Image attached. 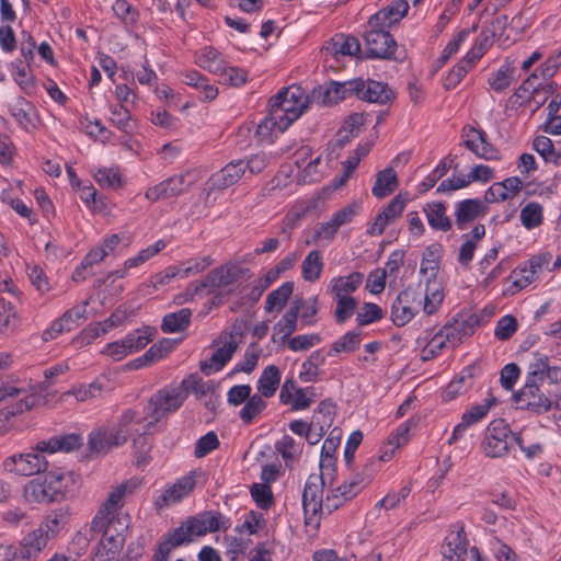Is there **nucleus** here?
Wrapping results in <instances>:
<instances>
[{
    "mask_svg": "<svg viewBox=\"0 0 561 561\" xmlns=\"http://www.w3.org/2000/svg\"><path fill=\"white\" fill-rule=\"evenodd\" d=\"M140 485L139 480L131 478L113 486L105 501L98 510L92 523L91 530L101 533L99 546L93 561H115L116 554L125 542L127 525L122 523L117 516L118 511L124 506V499L131 495Z\"/></svg>",
    "mask_w": 561,
    "mask_h": 561,
    "instance_id": "f257e3e1",
    "label": "nucleus"
},
{
    "mask_svg": "<svg viewBox=\"0 0 561 561\" xmlns=\"http://www.w3.org/2000/svg\"><path fill=\"white\" fill-rule=\"evenodd\" d=\"M154 422L146 421L139 411L124 410L112 427H100L89 435V448L92 453H107L114 447L133 440L134 448L146 454L150 449L148 435L156 431Z\"/></svg>",
    "mask_w": 561,
    "mask_h": 561,
    "instance_id": "f03ea898",
    "label": "nucleus"
},
{
    "mask_svg": "<svg viewBox=\"0 0 561 561\" xmlns=\"http://www.w3.org/2000/svg\"><path fill=\"white\" fill-rule=\"evenodd\" d=\"M308 107L307 95L300 87L282 89L270 100L268 116L256 128V134L267 138L274 130L284 133Z\"/></svg>",
    "mask_w": 561,
    "mask_h": 561,
    "instance_id": "7ed1b4c3",
    "label": "nucleus"
},
{
    "mask_svg": "<svg viewBox=\"0 0 561 561\" xmlns=\"http://www.w3.org/2000/svg\"><path fill=\"white\" fill-rule=\"evenodd\" d=\"M226 523L225 516L214 511H207L187 518L180 527L163 535L152 561H168L175 548L190 543L195 538L205 536L207 533H215L221 528L227 529Z\"/></svg>",
    "mask_w": 561,
    "mask_h": 561,
    "instance_id": "20e7f679",
    "label": "nucleus"
},
{
    "mask_svg": "<svg viewBox=\"0 0 561 561\" xmlns=\"http://www.w3.org/2000/svg\"><path fill=\"white\" fill-rule=\"evenodd\" d=\"M514 399L520 404V408L542 414L553 407H559L560 398L547 389L546 383L541 385L539 379L531 378V373L528 371L524 387L514 394Z\"/></svg>",
    "mask_w": 561,
    "mask_h": 561,
    "instance_id": "39448f33",
    "label": "nucleus"
},
{
    "mask_svg": "<svg viewBox=\"0 0 561 561\" xmlns=\"http://www.w3.org/2000/svg\"><path fill=\"white\" fill-rule=\"evenodd\" d=\"M243 342V328L239 323H233L228 331L220 333L214 344H222L218 347L208 360L201 363V370L205 375L213 371H219L232 358L239 345Z\"/></svg>",
    "mask_w": 561,
    "mask_h": 561,
    "instance_id": "423d86ee",
    "label": "nucleus"
},
{
    "mask_svg": "<svg viewBox=\"0 0 561 561\" xmlns=\"http://www.w3.org/2000/svg\"><path fill=\"white\" fill-rule=\"evenodd\" d=\"M185 401V392L174 385L165 386L156 391L148 400L144 411L154 426L169 414L176 412Z\"/></svg>",
    "mask_w": 561,
    "mask_h": 561,
    "instance_id": "0eeeda50",
    "label": "nucleus"
},
{
    "mask_svg": "<svg viewBox=\"0 0 561 561\" xmlns=\"http://www.w3.org/2000/svg\"><path fill=\"white\" fill-rule=\"evenodd\" d=\"M517 435L503 419L493 420L488 425L481 443L483 454L490 458L506 456L511 447L516 444Z\"/></svg>",
    "mask_w": 561,
    "mask_h": 561,
    "instance_id": "6e6552de",
    "label": "nucleus"
},
{
    "mask_svg": "<svg viewBox=\"0 0 561 561\" xmlns=\"http://www.w3.org/2000/svg\"><path fill=\"white\" fill-rule=\"evenodd\" d=\"M386 28L387 26H377L370 27V30L366 32L365 43L368 57L402 61L404 55H396L398 48L397 42Z\"/></svg>",
    "mask_w": 561,
    "mask_h": 561,
    "instance_id": "1a4fd4ad",
    "label": "nucleus"
},
{
    "mask_svg": "<svg viewBox=\"0 0 561 561\" xmlns=\"http://www.w3.org/2000/svg\"><path fill=\"white\" fill-rule=\"evenodd\" d=\"M237 278V271L232 267L220 266L215 268L209 272L207 276L199 283H190L185 293L178 298L179 302H182L183 300H192L195 295H202L204 290H207V293H213L216 288L229 286L233 284Z\"/></svg>",
    "mask_w": 561,
    "mask_h": 561,
    "instance_id": "9d476101",
    "label": "nucleus"
},
{
    "mask_svg": "<svg viewBox=\"0 0 561 561\" xmlns=\"http://www.w3.org/2000/svg\"><path fill=\"white\" fill-rule=\"evenodd\" d=\"M325 484V476L310 474L306 481L302 492V507L306 524L319 522L317 515L324 510L322 493Z\"/></svg>",
    "mask_w": 561,
    "mask_h": 561,
    "instance_id": "9b49d317",
    "label": "nucleus"
},
{
    "mask_svg": "<svg viewBox=\"0 0 561 561\" xmlns=\"http://www.w3.org/2000/svg\"><path fill=\"white\" fill-rule=\"evenodd\" d=\"M422 305L421 293L409 286L399 293L391 308V319L397 327H403L419 312Z\"/></svg>",
    "mask_w": 561,
    "mask_h": 561,
    "instance_id": "f8f14e48",
    "label": "nucleus"
},
{
    "mask_svg": "<svg viewBox=\"0 0 561 561\" xmlns=\"http://www.w3.org/2000/svg\"><path fill=\"white\" fill-rule=\"evenodd\" d=\"M45 451L38 450L36 446L35 453L14 455L4 460V469L20 476H33L48 468V460L45 457Z\"/></svg>",
    "mask_w": 561,
    "mask_h": 561,
    "instance_id": "ddd939ff",
    "label": "nucleus"
},
{
    "mask_svg": "<svg viewBox=\"0 0 561 561\" xmlns=\"http://www.w3.org/2000/svg\"><path fill=\"white\" fill-rule=\"evenodd\" d=\"M195 178L191 172L173 175L146 191V198L151 202L176 197L190 190Z\"/></svg>",
    "mask_w": 561,
    "mask_h": 561,
    "instance_id": "4468645a",
    "label": "nucleus"
},
{
    "mask_svg": "<svg viewBox=\"0 0 561 561\" xmlns=\"http://www.w3.org/2000/svg\"><path fill=\"white\" fill-rule=\"evenodd\" d=\"M548 264L543 255H535L520 266L513 270L508 279L512 282V294H515L538 278L539 273Z\"/></svg>",
    "mask_w": 561,
    "mask_h": 561,
    "instance_id": "2eb2a0df",
    "label": "nucleus"
},
{
    "mask_svg": "<svg viewBox=\"0 0 561 561\" xmlns=\"http://www.w3.org/2000/svg\"><path fill=\"white\" fill-rule=\"evenodd\" d=\"M463 144L478 158L484 160L500 159V151L488 140V135L482 129L468 127L463 129Z\"/></svg>",
    "mask_w": 561,
    "mask_h": 561,
    "instance_id": "dca6fc26",
    "label": "nucleus"
},
{
    "mask_svg": "<svg viewBox=\"0 0 561 561\" xmlns=\"http://www.w3.org/2000/svg\"><path fill=\"white\" fill-rule=\"evenodd\" d=\"M469 542L463 527L453 525L442 547V554L448 561H466Z\"/></svg>",
    "mask_w": 561,
    "mask_h": 561,
    "instance_id": "f3484780",
    "label": "nucleus"
},
{
    "mask_svg": "<svg viewBox=\"0 0 561 561\" xmlns=\"http://www.w3.org/2000/svg\"><path fill=\"white\" fill-rule=\"evenodd\" d=\"M49 539L41 529H34L22 539L18 549V561H36Z\"/></svg>",
    "mask_w": 561,
    "mask_h": 561,
    "instance_id": "a211bd4d",
    "label": "nucleus"
},
{
    "mask_svg": "<svg viewBox=\"0 0 561 561\" xmlns=\"http://www.w3.org/2000/svg\"><path fill=\"white\" fill-rule=\"evenodd\" d=\"M409 10V3L405 0H393L391 4L379 10L369 21V27L387 26L398 23Z\"/></svg>",
    "mask_w": 561,
    "mask_h": 561,
    "instance_id": "6ab92c4d",
    "label": "nucleus"
},
{
    "mask_svg": "<svg viewBox=\"0 0 561 561\" xmlns=\"http://www.w3.org/2000/svg\"><path fill=\"white\" fill-rule=\"evenodd\" d=\"M356 96L370 103L386 104L394 98V93L387 83L363 80V85L357 87Z\"/></svg>",
    "mask_w": 561,
    "mask_h": 561,
    "instance_id": "aec40b11",
    "label": "nucleus"
},
{
    "mask_svg": "<svg viewBox=\"0 0 561 561\" xmlns=\"http://www.w3.org/2000/svg\"><path fill=\"white\" fill-rule=\"evenodd\" d=\"M195 483L194 472L182 477L157 499V505L168 506L180 502L193 491Z\"/></svg>",
    "mask_w": 561,
    "mask_h": 561,
    "instance_id": "412c9836",
    "label": "nucleus"
},
{
    "mask_svg": "<svg viewBox=\"0 0 561 561\" xmlns=\"http://www.w3.org/2000/svg\"><path fill=\"white\" fill-rule=\"evenodd\" d=\"M531 378L539 379L541 385L559 383L561 381V365H551L550 359L546 355L535 358L529 365Z\"/></svg>",
    "mask_w": 561,
    "mask_h": 561,
    "instance_id": "4be33fe9",
    "label": "nucleus"
},
{
    "mask_svg": "<svg viewBox=\"0 0 561 561\" xmlns=\"http://www.w3.org/2000/svg\"><path fill=\"white\" fill-rule=\"evenodd\" d=\"M522 187L523 182L519 178H507L490 186L485 192L484 199L486 203L503 202L515 196Z\"/></svg>",
    "mask_w": 561,
    "mask_h": 561,
    "instance_id": "5701e85b",
    "label": "nucleus"
},
{
    "mask_svg": "<svg viewBox=\"0 0 561 561\" xmlns=\"http://www.w3.org/2000/svg\"><path fill=\"white\" fill-rule=\"evenodd\" d=\"M243 160L232 161L210 178L211 188L225 190L236 184L244 174Z\"/></svg>",
    "mask_w": 561,
    "mask_h": 561,
    "instance_id": "b1692460",
    "label": "nucleus"
},
{
    "mask_svg": "<svg viewBox=\"0 0 561 561\" xmlns=\"http://www.w3.org/2000/svg\"><path fill=\"white\" fill-rule=\"evenodd\" d=\"M485 214L484 204L478 199H465L457 204L455 217L456 225L459 229H465L468 222L483 216Z\"/></svg>",
    "mask_w": 561,
    "mask_h": 561,
    "instance_id": "393cba45",
    "label": "nucleus"
},
{
    "mask_svg": "<svg viewBox=\"0 0 561 561\" xmlns=\"http://www.w3.org/2000/svg\"><path fill=\"white\" fill-rule=\"evenodd\" d=\"M82 444V439L79 435L67 434L61 436H54L48 440L38 443V450L47 454H54L56 451H72L79 448Z\"/></svg>",
    "mask_w": 561,
    "mask_h": 561,
    "instance_id": "a878e982",
    "label": "nucleus"
},
{
    "mask_svg": "<svg viewBox=\"0 0 561 561\" xmlns=\"http://www.w3.org/2000/svg\"><path fill=\"white\" fill-rule=\"evenodd\" d=\"M363 274L353 272L346 276L335 277L330 283L333 297H352L351 295L360 286Z\"/></svg>",
    "mask_w": 561,
    "mask_h": 561,
    "instance_id": "bb28decb",
    "label": "nucleus"
},
{
    "mask_svg": "<svg viewBox=\"0 0 561 561\" xmlns=\"http://www.w3.org/2000/svg\"><path fill=\"white\" fill-rule=\"evenodd\" d=\"M280 377V370L277 366H266L257 380V391L260 396L264 398L273 397L279 387Z\"/></svg>",
    "mask_w": 561,
    "mask_h": 561,
    "instance_id": "cd10ccee",
    "label": "nucleus"
},
{
    "mask_svg": "<svg viewBox=\"0 0 561 561\" xmlns=\"http://www.w3.org/2000/svg\"><path fill=\"white\" fill-rule=\"evenodd\" d=\"M398 187L397 173L392 168L378 172L371 193L377 198H383L392 194Z\"/></svg>",
    "mask_w": 561,
    "mask_h": 561,
    "instance_id": "c85d7f7f",
    "label": "nucleus"
},
{
    "mask_svg": "<svg viewBox=\"0 0 561 561\" xmlns=\"http://www.w3.org/2000/svg\"><path fill=\"white\" fill-rule=\"evenodd\" d=\"M428 225L440 231H448L451 228V221L446 216V206L444 203H430L424 208Z\"/></svg>",
    "mask_w": 561,
    "mask_h": 561,
    "instance_id": "c756f323",
    "label": "nucleus"
},
{
    "mask_svg": "<svg viewBox=\"0 0 561 561\" xmlns=\"http://www.w3.org/2000/svg\"><path fill=\"white\" fill-rule=\"evenodd\" d=\"M423 310L426 314L435 313L444 300L443 286L437 279H426Z\"/></svg>",
    "mask_w": 561,
    "mask_h": 561,
    "instance_id": "7c9ffc66",
    "label": "nucleus"
},
{
    "mask_svg": "<svg viewBox=\"0 0 561 561\" xmlns=\"http://www.w3.org/2000/svg\"><path fill=\"white\" fill-rule=\"evenodd\" d=\"M44 402V398L36 393L25 394L21 398L16 404L12 408H4L0 411V423L4 425V423L9 422V420L20 413L28 411Z\"/></svg>",
    "mask_w": 561,
    "mask_h": 561,
    "instance_id": "2f4dec72",
    "label": "nucleus"
},
{
    "mask_svg": "<svg viewBox=\"0 0 561 561\" xmlns=\"http://www.w3.org/2000/svg\"><path fill=\"white\" fill-rule=\"evenodd\" d=\"M192 311L183 308L176 312L163 317L161 329L164 333H176L184 331L191 323Z\"/></svg>",
    "mask_w": 561,
    "mask_h": 561,
    "instance_id": "473e14b6",
    "label": "nucleus"
},
{
    "mask_svg": "<svg viewBox=\"0 0 561 561\" xmlns=\"http://www.w3.org/2000/svg\"><path fill=\"white\" fill-rule=\"evenodd\" d=\"M24 497L30 503L48 504L55 502L54 499H50L47 484L43 478L33 479L25 484Z\"/></svg>",
    "mask_w": 561,
    "mask_h": 561,
    "instance_id": "72a5a7b5",
    "label": "nucleus"
},
{
    "mask_svg": "<svg viewBox=\"0 0 561 561\" xmlns=\"http://www.w3.org/2000/svg\"><path fill=\"white\" fill-rule=\"evenodd\" d=\"M360 342L362 330L359 328L348 331L332 344L328 355L334 356L339 353H353L359 347Z\"/></svg>",
    "mask_w": 561,
    "mask_h": 561,
    "instance_id": "f704fd0d",
    "label": "nucleus"
},
{
    "mask_svg": "<svg viewBox=\"0 0 561 561\" xmlns=\"http://www.w3.org/2000/svg\"><path fill=\"white\" fill-rule=\"evenodd\" d=\"M43 479L47 484L50 499H54L55 502L60 501L67 492L70 477L62 471L51 470Z\"/></svg>",
    "mask_w": 561,
    "mask_h": 561,
    "instance_id": "c9c22d12",
    "label": "nucleus"
},
{
    "mask_svg": "<svg viewBox=\"0 0 561 561\" xmlns=\"http://www.w3.org/2000/svg\"><path fill=\"white\" fill-rule=\"evenodd\" d=\"M323 270V260L318 250L310 251L301 264L302 278L307 282L317 280Z\"/></svg>",
    "mask_w": 561,
    "mask_h": 561,
    "instance_id": "e433bc0d",
    "label": "nucleus"
},
{
    "mask_svg": "<svg viewBox=\"0 0 561 561\" xmlns=\"http://www.w3.org/2000/svg\"><path fill=\"white\" fill-rule=\"evenodd\" d=\"M68 522V513L62 508H58L48 514L45 520L39 525L37 529L43 530L50 540L61 530V528Z\"/></svg>",
    "mask_w": 561,
    "mask_h": 561,
    "instance_id": "4c0bfd02",
    "label": "nucleus"
},
{
    "mask_svg": "<svg viewBox=\"0 0 561 561\" xmlns=\"http://www.w3.org/2000/svg\"><path fill=\"white\" fill-rule=\"evenodd\" d=\"M300 311L298 301H295L290 308L283 314L280 320L274 325V331L283 333L282 341L287 340L291 333L297 330V319Z\"/></svg>",
    "mask_w": 561,
    "mask_h": 561,
    "instance_id": "58836bf2",
    "label": "nucleus"
},
{
    "mask_svg": "<svg viewBox=\"0 0 561 561\" xmlns=\"http://www.w3.org/2000/svg\"><path fill=\"white\" fill-rule=\"evenodd\" d=\"M477 60L466 55L446 76L444 87L447 90L456 88L469 70L476 65Z\"/></svg>",
    "mask_w": 561,
    "mask_h": 561,
    "instance_id": "ea45409f",
    "label": "nucleus"
},
{
    "mask_svg": "<svg viewBox=\"0 0 561 561\" xmlns=\"http://www.w3.org/2000/svg\"><path fill=\"white\" fill-rule=\"evenodd\" d=\"M332 54L337 58L341 56H355L360 50V44L355 36L343 34L336 35L332 39Z\"/></svg>",
    "mask_w": 561,
    "mask_h": 561,
    "instance_id": "a19ab883",
    "label": "nucleus"
},
{
    "mask_svg": "<svg viewBox=\"0 0 561 561\" xmlns=\"http://www.w3.org/2000/svg\"><path fill=\"white\" fill-rule=\"evenodd\" d=\"M337 225L334 222V220L331 218L327 222L318 224L311 234L307 238L306 243L307 244H320V243H329L331 242L335 234L339 231Z\"/></svg>",
    "mask_w": 561,
    "mask_h": 561,
    "instance_id": "79ce46f5",
    "label": "nucleus"
},
{
    "mask_svg": "<svg viewBox=\"0 0 561 561\" xmlns=\"http://www.w3.org/2000/svg\"><path fill=\"white\" fill-rule=\"evenodd\" d=\"M294 284L291 282L284 283L280 287L272 290L265 301V311L272 312L274 309L280 310L291 296Z\"/></svg>",
    "mask_w": 561,
    "mask_h": 561,
    "instance_id": "37998d69",
    "label": "nucleus"
},
{
    "mask_svg": "<svg viewBox=\"0 0 561 561\" xmlns=\"http://www.w3.org/2000/svg\"><path fill=\"white\" fill-rule=\"evenodd\" d=\"M334 415L335 405L329 400L321 401L313 412L312 426L319 427L320 431H327L331 426Z\"/></svg>",
    "mask_w": 561,
    "mask_h": 561,
    "instance_id": "c03bdc74",
    "label": "nucleus"
},
{
    "mask_svg": "<svg viewBox=\"0 0 561 561\" xmlns=\"http://www.w3.org/2000/svg\"><path fill=\"white\" fill-rule=\"evenodd\" d=\"M440 332L444 334L445 341H447L449 348L453 350L460 345L463 339L471 334L465 322L458 321L453 324L444 325L440 329Z\"/></svg>",
    "mask_w": 561,
    "mask_h": 561,
    "instance_id": "a18cd8bd",
    "label": "nucleus"
},
{
    "mask_svg": "<svg viewBox=\"0 0 561 561\" xmlns=\"http://www.w3.org/2000/svg\"><path fill=\"white\" fill-rule=\"evenodd\" d=\"M261 354H262V348L260 347V345L257 343H251L247 347L243 358L239 363L236 364V366L232 370V374H237V373L250 374V373H252L257 365Z\"/></svg>",
    "mask_w": 561,
    "mask_h": 561,
    "instance_id": "49530a36",
    "label": "nucleus"
},
{
    "mask_svg": "<svg viewBox=\"0 0 561 561\" xmlns=\"http://www.w3.org/2000/svg\"><path fill=\"white\" fill-rule=\"evenodd\" d=\"M152 335L153 329L147 327L144 329H137L128 333L123 340L129 353H134L144 348L149 342H151Z\"/></svg>",
    "mask_w": 561,
    "mask_h": 561,
    "instance_id": "de8ad7c7",
    "label": "nucleus"
},
{
    "mask_svg": "<svg viewBox=\"0 0 561 561\" xmlns=\"http://www.w3.org/2000/svg\"><path fill=\"white\" fill-rule=\"evenodd\" d=\"M89 300L83 301L81 305H77L62 313L60 320L66 327V332H70L76 329L82 321L88 319L87 306Z\"/></svg>",
    "mask_w": 561,
    "mask_h": 561,
    "instance_id": "09e8293b",
    "label": "nucleus"
},
{
    "mask_svg": "<svg viewBox=\"0 0 561 561\" xmlns=\"http://www.w3.org/2000/svg\"><path fill=\"white\" fill-rule=\"evenodd\" d=\"M12 67L16 69L13 72L14 81L26 94L33 93L36 89V84L28 69V65H23L22 61H15L12 64Z\"/></svg>",
    "mask_w": 561,
    "mask_h": 561,
    "instance_id": "8fccbe9b",
    "label": "nucleus"
},
{
    "mask_svg": "<svg viewBox=\"0 0 561 561\" xmlns=\"http://www.w3.org/2000/svg\"><path fill=\"white\" fill-rule=\"evenodd\" d=\"M542 219V206L536 202L528 203L520 210V221L523 226L528 230L540 226Z\"/></svg>",
    "mask_w": 561,
    "mask_h": 561,
    "instance_id": "3c124183",
    "label": "nucleus"
},
{
    "mask_svg": "<svg viewBox=\"0 0 561 561\" xmlns=\"http://www.w3.org/2000/svg\"><path fill=\"white\" fill-rule=\"evenodd\" d=\"M264 397L260 394L251 396L247 401L244 407L239 412L240 419L245 424H251L252 421L261 414V412L266 408V402L263 399Z\"/></svg>",
    "mask_w": 561,
    "mask_h": 561,
    "instance_id": "603ef678",
    "label": "nucleus"
},
{
    "mask_svg": "<svg viewBox=\"0 0 561 561\" xmlns=\"http://www.w3.org/2000/svg\"><path fill=\"white\" fill-rule=\"evenodd\" d=\"M336 307L334 310V319L336 323H345L354 314L358 301L354 297H333Z\"/></svg>",
    "mask_w": 561,
    "mask_h": 561,
    "instance_id": "864d4df0",
    "label": "nucleus"
},
{
    "mask_svg": "<svg viewBox=\"0 0 561 561\" xmlns=\"http://www.w3.org/2000/svg\"><path fill=\"white\" fill-rule=\"evenodd\" d=\"M213 261L208 256L203 257H193L185 262H183L180 265H175L179 270V277L180 278H186L192 275H196L198 273H202L205 271Z\"/></svg>",
    "mask_w": 561,
    "mask_h": 561,
    "instance_id": "5fc2aeb1",
    "label": "nucleus"
},
{
    "mask_svg": "<svg viewBox=\"0 0 561 561\" xmlns=\"http://www.w3.org/2000/svg\"><path fill=\"white\" fill-rule=\"evenodd\" d=\"M534 149L543 158L546 162H552L556 165L560 163V153H557L553 142L546 136H538L534 140Z\"/></svg>",
    "mask_w": 561,
    "mask_h": 561,
    "instance_id": "6e6d98bb",
    "label": "nucleus"
},
{
    "mask_svg": "<svg viewBox=\"0 0 561 561\" xmlns=\"http://www.w3.org/2000/svg\"><path fill=\"white\" fill-rule=\"evenodd\" d=\"M514 69L510 65L502 66L489 78V84L495 92H503L513 81Z\"/></svg>",
    "mask_w": 561,
    "mask_h": 561,
    "instance_id": "4d7b16f0",
    "label": "nucleus"
},
{
    "mask_svg": "<svg viewBox=\"0 0 561 561\" xmlns=\"http://www.w3.org/2000/svg\"><path fill=\"white\" fill-rule=\"evenodd\" d=\"M383 317L382 309L373 302H365L357 312L356 321L358 327H364L373 322L379 321Z\"/></svg>",
    "mask_w": 561,
    "mask_h": 561,
    "instance_id": "13d9d810",
    "label": "nucleus"
},
{
    "mask_svg": "<svg viewBox=\"0 0 561 561\" xmlns=\"http://www.w3.org/2000/svg\"><path fill=\"white\" fill-rule=\"evenodd\" d=\"M164 248H165V242L163 240H158L154 244L140 250L136 256L126 260V267L133 268V267H137V266L144 264L149 259H151L152 256L158 254Z\"/></svg>",
    "mask_w": 561,
    "mask_h": 561,
    "instance_id": "bf43d9fd",
    "label": "nucleus"
},
{
    "mask_svg": "<svg viewBox=\"0 0 561 561\" xmlns=\"http://www.w3.org/2000/svg\"><path fill=\"white\" fill-rule=\"evenodd\" d=\"M32 107V104L26 99L19 96L11 105L10 111L18 124L26 127L31 124L30 111Z\"/></svg>",
    "mask_w": 561,
    "mask_h": 561,
    "instance_id": "052dcab7",
    "label": "nucleus"
},
{
    "mask_svg": "<svg viewBox=\"0 0 561 561\" xmlns=\"http://www.w3.org/2000/svg\"><path fill=\"white\" fill-rule=\"evenodd\" d=\"M251 496L262 510H268L273 504L272 489L267 484L254 483L251 486Z\"/></svg>",
    "mask_w": 561,
    "mask_h": 561,
    "instance_id": "680f3d73",
    "label": "nucleus"
},
{
    "mask_svg": "<svg viewBox=\"0 0 561 561\" xmlns=\"http://www.w3.org/2000/svg\"><path fill=\"white\" fill-rule=\"evenodd\" d=\"M277 279V272L271 270L263 276L253 282V285L248 294L249 300L256 302L262 294Z\"/></svg>",
    "mask_w": 561,
    "mask_h": 561,
    "instance_id": "e2e57ef3",
    "label": "nucleus"
},
{
    "mask_svg": "<svg viewBox=\"0 0 561 561\" xmlns=\"http://www.w3.org/2000/svg\"><path fill=\"white\" fill-rule=\"evenodd\" d=\"M94 180L106 188H117L121 186V174L117 169H99L94 173Z\"/></svg>",
    "mask_w": 561,
    "mask_h": 561,
    "instance_id": "0e129e2a",
    "label": "nucleus"
},
{
    "mask_svg": "<svg viewBox=\"0 0 561 561\" xmlns=\"http://www.w3.org/2000/svg\"><path fill=\"white\" fill-rule=\"evenodd\" d=\"M493 37L494 31L483 30L476 39L473 47L467 54L478 61L491 46Z\"/></svg>",
    "mask_w": 561,
    "mask_h": 561,
    "instance_id": "69168bd1",
    "label": "nucleus"
},
{
    "mask_svg": "<svg viewBox=\"0 0 561 561\" xmlns=\"http://www.w3.org/2000/svg\"><path fill=\"white\" fill-rule=\"evenodd\" d=\"M517 330V320L513 316H504L502 317L495 327L494 335L500 341H506L511 339V336L516 332Z\"/></svg>",
    "mask_w": 561,
    "mask_h": 561,
    "instance_id": "338daca9",
    "label": "nucleus"
},
{
    "mask_svg": "<svg viewBox=\"0 0 561 561\" xmlns=\"http://www.w3.org/2000/svg\"><path fill=\"white\" fill-rule=\"evenodd\" d=\"M318 333L301 334L288 340V346L294 352L307 351L321 342Z\"/></svg>",
    "mask_w": 561,
    "mask_h": 561,
    "instance_id": "774afa93",
    "label": "nucleus"
}]
</instances>
